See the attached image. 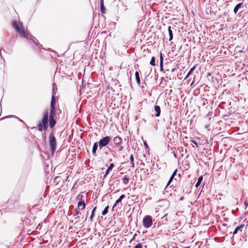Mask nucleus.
Listing matches in <instances>:
<instances>
[{"label":"nucleus","instance_id":"obj_1","mask_svg":"<svg viewBox=\"0 0 248 248\" xmlns=\"http://www.w3.org/2000/svg\"><path fill=\"white\" fill-rule=\"evenodd\" d=\"M13 27L15 29L16 31L21 34L23 37L29 39V33L24 30V28L22 24L20 22H17L16 21H13L12 22Z\"/></svg>","mask_w":248,"mask_h":248},{"label":"nucleus","instance_id":"obj_2","mask_svg":"<svg viewBox=\"0 0 248 248\" xmlns=\"http://www.w3.org/2000/svg\"><path fill=\"white\" fill-rule=\"evenodd\" d=\"M49 144L52 154H54L56 149V140L52 133L49 136Z\"/></svg>","mask_w":248,"mask_h":248},{"label":"nucleus","instance_id":"obj_3","mask_svg":"<svg viewBox=\"0 0 248 248\" xmlns=\"http://www.w3.org/2000/svg\"><path fill=\"white\" fill-rule=\"evenodd\" d=\"M111 138L109 136H106L99 140L98 142L99 144V148L101 150L102 148L107 146L111 140Z\"/></svg>","mask_w":248,"mask_h":248},{"label":"nucleus","instance_id":"obj_4","mask_svg":"<svg viewBox=\"0 0 248 248\" xmlns=\"http://www.w3.org/2000/svg\"><path fill=\"white\" fill-rule=\"evenodd\" d=\"M143 226L145 228H150L152 225V218L151 216L147 215L143 219Z\"/></svg>","mask_w":248,"mask_h":248},{"label":"nucleus","instance_id":"obj_5","mask_svg":"<svg viewBox=\"0 0 248 248\" xmlns=\"http://www.w3.org/2000/svg\"><path fill=\"white\" fill-rule=\"evenodd\" d=\"M48 114L47 111L44 113L43 117L42 120V125L44 130H46L48 127Z\"/></svg>","mask_w":248,"mask_h":248},{"label":"nucleus","instance_id":"obj_6","mask_svg":"<svg viewBox=\"0 0 248 248\" xmlns=\"http://www.w3.org/2000/svg\"><path fill=\"white\" fill-rule=\"evenodd\" d=\"M87 194L85 192H81L79 194L77 197V199L79 200V201H85L87 199Z\"/></svg>","mask_w":248,"mask_h":248},{"label":"nucleus","instance_id":"obj_7","mask_svg":"<svg viewBox=\"0 0 248 248\" xmlns=\"http://www.w3.org/2000/svg\"><path fill=\"white\" fill-rule=\"evenodd\" d=\"M122 139L119 136L115 137L113 139V142L115 146L119 145L121 144Z\"/></svg>","mask_w":248,"mask_h":248},{"label":"nucleus","instance_id":"obj_8","mask_svg":"<svg viewBox=\"0 0 248 248\" xmlns=\"http://www.w3.org/2000/svg\"><path fill=\"white\" fill-rule=\"evenodd\" d=\"M245 225L244 224H241L238 226H237L234 230L233 234V235L236 234L238 233V232H242L243 229L244 228Z\"/></svg>","mask_w":248,"mask_h":248},{"label":"nucleus","instance_id":"obj_9","mask_svg":"<svg viewBox=\"0 0 248 248\" xmlns=\"http://www.w3.org/2000/svg\"><path fill=\"white\" fill-rule=\"evenodd\" d=\"M77 206L79 209L83 210L86 206L85 202L83 201H79Z\"/></svg>","mask_w":248,"mask_h":248},{"label":"nucleus","instance_id":"obj_10","mask_svg":"<svg viewBox=\"0 0 248 248\" xmlns=\"http://www.w3.org/2000/svg\"><path fill=\"white\" fill-rule=\"evenodd\" d=\"M154 111H155V117H159L160 115V112H161V109H160V107L159 106H155L154 107Z\"/></svg>","mask_w":248,"mask_h":248},{"label":"nucleus","instance_id":"obj_11","mask_svg":"<svg viewBox=\"0 0 248 248\" xmlns=\"http://www.w3.org/2000/svg\"><path fill=\"white\" fill-rule=\"evenodd\" d=\"M98 146L99 144L98 142H95L93 145L92 154L94 156H96V152Z\"/></svg>","mask_w":248,"mask_h":248},{"label":"nucleus","instance_id":"obj_12","mask_svg":"<svg viewBox=\"0 0 248 248\" xmlns=\"http://www.w3.org/2000/svg\"><path fill=\"white\" fill-rule=\"evenodd\" d=\"M56 121L54 118H49V126L51 128H52L56 124Z\"/></svg>","mask_w":248,"mask_h":248},{"label":"nucleus","instance_id":"obj_13","mask_svg":"<svg viewBox=\"0 0 248 248\" xmlns=\"http://www.w3.org/2000/svg\"><path fill=\"white\" fill-rule=\"evenodd\" d=\"M243 6V3H239L238 4H237L234 7V10H233V12L235 14H236L238 10L241 8Z\"/></svg>","mask_w":248,"mask_h":248},{"label":"nucleus","instance_id":"obj_14","mask_svg":"<svg viewBox=\"0 0 248 248\" xmlns=\"http://www.w3.org/2000/svg\"><path fill=\"white\" fill-rule=\"evenodd\" d=\"M114 165L113 163H111L109 166L108 167L107 170L106 171L105 174L104 175V177L109 173V171L111 170L112 169L114 168Z\"/></svg>","mask_w":248,"mask_h":248},{"label":"nucleus","instance_id":"obj_15","mask_svg":"<svg viewBox=\"0 0 248 248\" xmlns=\"http://www.w3.org/2000/svg\"><path fill=\"white\" fill-rule=\"evenodd\" d=\"M55 115V108H50V112L49 114V118H54Z\"/></svg>","mask_w":248,"mask_h":248},{"label":"nucleus","instance_id":"obj_16","mask_svg":"<svg viewBox=\"0 0 248 248\" xmlns=\"http://www.w3.org/2000/svg\"><path fill=\"white\" fill-rule=\"evenodd\" d=\"M100 10H101V13L102 14H104L105 13V6L104 5L103 0H100Z\"/></svg>","mask_w":248,"mask_h":248},{"label":"nucleus","instance_id":"obj_17","mask_svg":"<svg viewBox=\"0 0 248 248\" xmlns=\"http://www.w3.org/2000/svg\"><path fill=\"white\" fill-rule=\"evenodd\" d=\"M159 61H160V67L161 69H163V57L162 56V53H160L159 54Z\"/></svg>","mask_w":248,"mask_h":248},{"label":"nucleus","instance_id":"obj_18","mask_svg":"<svg viewBox=\"0 0 248 248\" xmlns=\"http://www.w3.org/2000/svg\"><path fill=\"white\" fill-rule=\"evenodd\" d=\"M168 31H169V41H170L173 38V33H172V31L171 30L170 26H169L168 28Z\"/></svg>","mask_w":248,"mask_h":248},{"label":"nucleus","instance_id":"obj_19","mask_svg":"<svg viewBox=\"0 0 248 248\" xmlns=\"http://www.w3.org/2000/svg\"><path fill=\"white\" fill-rule=\"evenodd\" d=\"M202 180H203L202 176H201L200 177H199L198 181L197 182V183L195 185L196 187H198V186L201 185Z\"/></svg>","mask_w":248,"mask_h":248},{"label":"nucleus","instance_id":"obj_20","mask_svg":"<svg viewBox=\"0 0 248 248\" xmlns=\"http://www.w3.org/2000/svg\"><path fill=\"white\" fill-rule=\"evenodd\" d=\"M55 98L54 96H52L51 101L50 108H55Z\"/></svg>","mask_w":248,"mask_h":248},{"label":"nucleus","instance_id":"obj_21","mask_svg":"<svg viewBox=\"0 0 248 248\" xmlns=\"http://www.w3.org/2000/svg\"><path fill=\"white\" fill-rule=\"evenodd\" d=\"M135 77L137 83L139 85L140 84V78L139 73L138 71L135 72Z\"/></svg>","mask_w":248,"mask_h":248},{"label":"nucleus","instance_id":"obj_22","mask_svg":"<svg viewBox=\"0 0 248 248\" xmlns=\"http://www.w3.org/2000/svg\"><path fill=\"white\" fill-rule=\"evenodd\" d=\"M195 68H196V66H195L192 67L190 69L189 71L188 72V73H187V75L186 76V77L185 78V79L187 78L193 72V71L195 69Z\"/></svg>","mask_w":248,"mask_h":248},{"label":"nucleus","instance_id":"obj_23","mask_svg":"<svg viewBox=\"0 0 248 248\" xmlns=\"http://www.w3.org/2000/svg\"><path fill=\"white\" fill-rule=\"evenodd\" d=\"M129 180V179L127 176H125L123 178V182L124 184H128Z\"/></svg>","mask_w":248,"mask_h":248},{"label":"nucleus","instance_id":"obj_24","mask_svg":"<svg viewBox=\"0 0 248 248\" xmlns=\"http://www.w3.org/2000/svg\"><path fill=\"white\" fill-rule=\"evenodd\" d=\"M108 208H109V206H107L103 210L102 213V215L103 216H105L106 215L108 212Z\"/></svg>","mask_w":248,"mask_h":248},{"label":"nucleus","instance_id":"obj_25","mask_svg":"<svg viewBox=\"0 0 248 248\" xmlns=\"http://www.w3.org/2000/svg\"><path fill=\"white\" fill-rule=\"evenodd\" d=\"M150 64L152 66H155V58L154 57H153L151 58V60L150 62Z\"/></svg>","mask_w":248,"mask_h":248},{"label":"nucleus","instance_id":"obj_26","mask_svg":"<svg viewBox=\"0 0 248 248\" xmlns=\"http://www.w3.org/2000/svg\"><path fill=\"white\" fill-rule=\"evenodd\" d=\"M96 207H95L93 209V210H92V214H91V216H90V219L91 221H92L93 218V217H94V212H95V210H96Z\"/></svg>","mask_w":248,"mask_h":248},{"label":"nucleus","instance_id":"obj_27","mask_svg":"<svg viewBox=\"0 0 248 248\" xmlns=\"http://www.w3.org/2000/svg\"><path fill=\"white\" fill-rule=\"evenodd\" d=\"M116 147L117 148V151L119 152H120L123 150L124 147L123 146H121V144L119 145L116 146Z\"/></svg>","mask_w":248,"mask_h":248},{"label":"nucleus","instance_id":"obj_28","mask_svg":"<svg viewBox=\"0 0 248 248\" xmlns=\"http://www.w3.org/2000/svg\"><path fill=\"white\" fill-rule=\"evenodd\" d=\"M121 202H122V200H121L120 199H119V198L118 200H117L115 201V202L114 204H113V207H112V208H113V209H114V207H116V206H117V205L119 203Z\"/></svg>","mask_w":248,"mask_h":248},{"label":"nucleus","instance_id":"obj_29","mask_svg":"<svg viewBox=\"0 0 248 248\" xmlns=\"http://www.w3.org/2000/svg\"><path fill=\"white\" fill-rule=\"evenodd\" d=\"M28 37L29 38L28 39H31L32 40V43H33L35 45H37L36 42L34 40V39L32 38V37L29 34Z\"/></svg>","mask_w":248,"mask_h":248},{"label":"nucleus","instance_id":"obj_30","mask_svg":"<svg viewBox=\"0 0 248 248\" xmlns=\"http://www.w3.org/2000/svg\"><path fill=\"white\" fill-rule=\"evenodd\" d=\"M174 177H173V176H171L167 184V186H168L170 184V183L172 182V180L173 179Z\"/></svg>","mask_w":248,"mask_h":248},{"label":"nucleus","instance_id":"obj_31","mask_svg":"<svg viewBox=\"0 0 248 248\" xmlns=\"http://www.w3.org/2000/svg\"><path fill=\"white\" fill-rule=\"evenodd\" d=\"M43 125L40 124L38 125V130H39L40 131H42V130H43Z\"/></svg>","mask_w":248,"mask_h":248},{"label":"nucleus","instance_id":"obj_32","mask_svg":"<svg viewBox=\"0 0 248 248\" xmlns=\"http://www.w3.org/2000/svg\"><path fill=\"white\" fill-rule=\"evenodd\" d=\"M75 213L74 214V216H76V215H79V214H80V212L78 211V209H75Z\"/></svg>","mask_w":248,"mask_h":248},{"label":"nucleus","instance_id":"obj_33","mask_svg":"<svg viewBox=\"0 0 248 248\" xmlns=\"http://www.w3.org/2000/svg\"><path fill=\"white\" fill-rule=\"evenodd\" d=\"M142 244L141 243H139L136 245L135 248H142Z\"/></svg>","mask_w":248,"mask_h":248},{"label":"nucleus","instance_id":"obj_34","mask_svg":"<svg viewBox=\"0 0 248 248\" xmlns=\"http://www.w3.org/2000/svg\"><path fill=\"white\" fill-rule=\"evenodd\" d=\"M130 161L131 162H134V156L133 155H130Z\"/></svg>","mask_w":248,"mask_h":248},{"label":"nucleus","instance_id":"obj_35","mask_svg":"<svg viewBox=\"0 0 248 248\" xmlns=\"http://www.w3.org/2000/svg\"><path fill=\"white\" fill-rule=\"evenodd\" d=\"M137 233H135V234H134L133 236V238H132V239L130 240V242H131L132 241H133V240L135 239V238H136V236H137Z\"/></svg>","mask_w":248,"mask_h":248},{"label":"nucleus","instance_id":"obj_36","mask_svg":"<svg viewBox=\"0 0 248 248\" xmlns=\"http://www.w3.org/2000/svg\"><path fill=\"white\" fill-rule=\"evenodd\" d=\"M125 197V195L124 194L122 195L119 197V199H120L122 201L123 199H124Z\"/></svg>","mask_w":248,"mask_h":248},{"label":"nucleus","instance_id":"obj_37","mask_svg":"<svg viewBox=\"0 0 248 248\" xmlns=\"http://www.w3.org/2000/svg\"><path fill=\"white\" fill-rule=\"evenodd\" d=\"M176 172H177V170H174V171L173 172L172 174L171 175V176H173V177L175 176V175H176Z\"/></svg>","mask_w":248,"mask_h":248},{"label":"nucleus","instance_id":"obj_38","mask_svg":"<svg viewBox=\"0 0 248 248\" xmlns=\"http://www.w3.org/2000/svg\"><path fill=\"white\" fill-rule=\"evenodd\" d=\"M15 117V116H13V115L8 116L5 117H4L3 118H1V119H5V118H11V117Z\"/></svg>","mask_w":248,"mask_h":248},{"label":"nucleus","instance_id":"obj_39","mask_svg":"<svg viewBox=\"0 0 248 248\" xmlns=\"http://www.w3.org/2000/svg\"><path fill=\"white\" fill-rule=\"evenodd\" d=\"M131 167H133H133H134V162H131Z\"/></svg>","mask_w":248,"mask_h":248},{"label":"nucleus","instance_id":"obj_40","mask_svg":"<svg viewBox=\"0 0 248 248\" xmlns=\"http://www.w3.org/2000/svg\"><path fill=\"white\" fill-rule=\"evenodd\" d=\"M173 156H174L175 158H176V155H175V154L174 153V154H173Z\"/></svg>","mask_w":248,"mask_h":248},{"label":"nucleus","instance_id":"obj_41","mask_svg":"<svg viewBox=\"0 0 248 248\" xmlns=\"http://www.w3.org/2000/svg\"><path fill=\"white\" fill-rule=\"evenodd\" d=\"M2 49H0V54L1 53V51H2ZM3 51H4V50H3Z\"/></svg>","mask_w":248,"mask_h":248}]
</instances>
